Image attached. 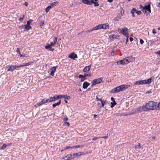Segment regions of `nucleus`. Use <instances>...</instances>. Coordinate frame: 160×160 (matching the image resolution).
Here are the masks:
<instances>
[{"instance_id": "obj_64", "label": "nucleus", "mask_w": 160, "mask_h": 160, "mask_svg": "<svg viewBox=\"0 0 160 160\" xmlns=\"http://www.w3.org/2000/svg\"><path fill=\"white\" fill-rule=\"evenodd\" d=\"M28 21H29L30 23H31L33 21V20H32L30 19Z\"/></svg>"}, {"instance_id": "obj_63", "label": "nucleus", "mask_w": 160, "mask_h": 160, "mask_svg": "<svg viewBox=\"0 0 160 160\" xmlns=\"http://www.w3.org/2000/svg\"><path fill=\"white\" fill-rule=\"evenodd\" d=\"M20 57H25V55H24L21 54H20Z\"/></svg>"}, {"instance_id": "obj_21", "label": "nucleus", "mask_w": 160, "mask_h": 160, "mask_svg": "<svg viewBox=\"0 0 160 160\" xmlns=\"http://www.w3.org/2000/svg\"><path fill=\"white\" fill-rule=\"evenodd\" d=\"M24 26V28L26 29L27 31L29 30L31 28V27L30 26V25H28V24H27L26 25H25Z\"/></svg>"}, {"instance_id": "obj_9", "label": "nucleus", "mask_w": 160, "mask_h": 160, "mask_svg": "<svg viewBox=\"0 0 160 160\" xmlns=\"http://www.w3.org/2000/svg\"><path fill=\"white\" fill-rule=\"evenodd\" d=\"M102 81V79L101 78H98L93 80L92 82V86L95 85L97 84L100 83Z\"/></svg>"}, {"instance_id": "obj_54", "label": "nucleus", "mask_w": 160, "mask_h": 160, "mask_svg": "<svg viewBox=\"0 0 160 160\" xmlns=\"http://www.w3.org/2000/svg\"><path fill=\"white\" fill-rule=\"evenodd\" d=\"M17 52L18 54H19V55L20 54H21L19 50V49L18 48H17Z\"/></svg>"}, {"instance_id": "obj_43", "label": "nucleus", "mask_w": 160, "mask_h": 160, "mask_svg": "<svg viewBox=\"0 0 160 160\" xmlns=\"http://www.w3.org/2000/svg\"><path fill=\"white\" fill-rule=\"evenodd\" d=\"M55 71H51L50 74L52 76H54V73Z\"/></svg>"}, {"instance_id": "obj_7", "label": "nucleus", "mask_w": 160, "mask_h": 160, "mask_svg": "<svg viewBox=\"0 0 160 160\" xmlns=\"http://www.w3.org/2000/svg\"><path fill=\"white\" fill-rule=\"evenodd\" d=\"M121 32L127 38V40H128L129 34L127 28L126 27L123 28L122 31Z\"/></svg>"}, {"instance_id": "obj_60", "label": "nucleus", "mask_w": 160, "mask_h": 160, "mask_svg": "<svg viewBox=\"0 0 160 160\" xmlns=\"http://www.w3.org/2000/svg\"><path fill=\"white\" fill-rule=\"evenodd\" d=\"M44 23L43 21L41 22V26H42L44 25Z\"/></svg>"}, {"instance_id": "obj_36", "label": "nucleus", "mask_w": 160, "mask_h": 160, "mask_svg": "<svg viewBox=\"0 0 160 160\" xmlns=\"http://www.w3.org/2000/svg\"><path fill=\"white\" fill-rule=\"evenodd\" d=\"M70 123L67 122H64V123L63 124V126H65L66 125H67L68 127H69L70 126Z\"/></svg>"}, {"instance_id": "obj_50", "label": "nucleus", "mask_w": 160, "mask_h": 160, "mask_svg": "<svg viewBox=\"0 0 160 160\" xmlns=\"http://www.w3.org/2000/svg\"><path fill=\"white\" fill-rule=\"evenodd\" d=\"M25 15H23V17L22 18H19V20L20 21H22L23 20V18L24 17Z\"/></svg>"}, {"instance_id": "obj_12", "label": "nucleus", "mask_w": 160, "mask_h": 160, "mask_svg": "<svg viewBox=\"0 0 160 160\" xmlns=\"http://www.w3.org/2000/svg\"><path fill=\"white\" fill-rule=\"evenodd\" d=\"M152 78L151 77L148 79L144 80V84H148L152 82Z\"/></svg>"}, {"instance_id": "obj_16", "label": "nucleus", "mask_w": 160, "mask_h": 160, "mask_svg": "<svg viewBox=\"0 0 160 160\" xmlns=\"http://www.w3.org/2000/svg\"><path fill=\"white\" fill-rule=\"evenodd\" d=\"M119 36L118 35H111L109 36L110 39L112 40L114 38H117Z\"/></svg>"}, {"instance_id": "obj_38", "label": "nucleus", "mask_w": 160, "mask_h": 160, "mask_svg": "<svg viewBox=\"0 0 160 160\" xmlns=\"http://www.w3.org/2000/svg\"><path fill=\"white\" fill-rule=\"evenodd\" d=\"M57 2H54L53 3L51 4L50 6H51V7L52 8L56 4Z\"/></svg>"}, {"instance_id": "obj_23", "label": "nucleus", "mask_w": 160, "mask_h": 160, "mask_svg": "<svg viewBox=\"0 0 160 160\" xmlns=\"http://www.w3.org/2000/svg\"><path fill=\"white\" fill-rule=\"evenodd\" d=\"M96 26L94 27L92 29L87 30V31H85V32H86V33H87L88 32H91L94 30H97V29H96Z\"/></svg>"}, {"instance_id": "obj_15", "label": "nucleus", "mask_w": 160, "mask_h": 160, "mask_svg": "<svg viewBox=\"0 0 160 160\" xmlns=\"http://www.w3.org/2000/svg\"><path fill=\"white\" fill-rule=\"evenodd\" d=\"M57 100L56 96L55 95L53 97H51L48 99V101L49 102H51L56 101Z\"/></svg>"}, {"instance_id": "obj_55", "label": "nucleus", "mask_w": 160, "mask_h": 160, "mask_svg": "<svg viewBox=\"0 0 160 160\" xmlns=\"http://www.w3.org/2000/svg\"><path fill=\"white\" fill-rule=\"evenodd\" d=\"M114 50H112L111 52V54L112 56H114Z\"/></svg>"}, {"instance_id": "obj_39", "label": "nucleus", "mask_w": 160, "mask_h": 160, "mask_svg": "<svg viewBox=\"0 0 160 160\" xmlns=\"http://www.w3.org/2000/svg\"><path fill=\"white\" fill-rule=\"evenodd\" d=\"M64 112L62 113V115L61 116V118L62 119H63L64 118H65V117H66V115H64Z\"/></svg>"}, {"instance_id": "obj_49", "label": "nucleus", "mask_w": 160, "mask_h": 160, "mask_svg": "<svg viewBox=\"0 0 160 160\" xmlns=\"http://www.w3.org/2000/svg\"><path fill=\"white\" fill-rule=\"evenodd\" d=\"M111 100L113 102H112L113 103L116 102L114 98L112 97L111 98Z\"/></svg>"}, {"instance_id": "obj_41", "label": "nucleus", "mask_w": 160, "mask_h": 160, "mask_svg": "<svg viewBox=\"0 0 160 160\" xmlns=\"http://www.w3.org/2000/svg\"><path fill=\"white\" fill-rule=\"evenodd\" d=\"M83 146V145H82L81 146L77 145V146H73V148H79L80 147H82Z\"/></svg>"}, {"instance_id": "obj_11", "label": "nucleus", "mask_w": 160, "mask_h": 160, "mask_svg": "<svg viewBox=\"0 0 160 160\" xmlns=\"http://www.w3.org/2000/svg\"><path fill=\"white\" fill-rule=\"evenodd\" d=\"M48 102V99H43L39 103H37V105L38 106H39L43 104L47 103Z\"/></svg>"}, {"instance_id": "obj_19", "label": "nucleus", "mask_w": 160, "mask_h": 160, "mask_svg": "<svg viewBox=\"0 0 160 160\" xmlns=\"http://www.w3.org/2000/svg\"><path fill=\"white\" fill-rule=\"evenodd\" d=\"M78 77L79 78H80V81L82 82H83L84 80L86 79V77L84 75H79Z\"/></svg>"}, {"instance_id": "obj_56", "label": "nucleus", "mask_w": 160, "mask_h": 160, "mask_svg": "<svg viewBox=\"0 0 160 160\" xmlns=\"http://www.w3.org/2000/svg\"><path fill=\"white\" fill-rule=\"evenodd\" d=\"M152 33L154 34H155V33H156V32L155 31V29H153V30H152Z\"/></svg>"}, {"instance_id": "obj_53", "label": "nucleus", "mask_w": 160, "mask_h": 160, "mask_svg": "<svg viewBox=\"0 0 160 160\" xmlns=\"http://www.w3.org/2000/svg\"><path fill=\"white\" fill-rule=\"evenodd\" d=\"M100 138V137H94L93 138H92V140L93 141H95L97 139L99 138Z\"/></svg>"}, {"instance_id": "obj_2", "label": "nucleus", "mask_w": 160, "mask_h": 160, "mask_svg": "<svg viewBox=\"0 0 160 160\" xmlns=\"http://www.w3.org/2000/svg\"><path fill=\"white\" fill-rule=\"evenodd\" d=\"M130 87V86L129 85H121L112 89L111 90L110 92L112 93H117L123 91Z\"/></svg>"}, {"instance_id": "obj_58", "label": "nucleus", "mask_w": 160, "mask_h": 160, "mask_svg": "<svg viewBox=\"0 0 160 160\" xmlns=\"http://www.w3.org/2000/svg\"><path fill=\"white\" fill-rule=\"evenodd\" d=\"M24 5L26 6V7H27L28 5V2H25V3H24Z\"/></svg>"}, {"instance_id": "obj_51", "label": "nucleus", "mask_w": 160, "mask_h": 160, "mask_svg": "<svg viewBox=\"0 0 160 160\" xmlns=\"http://www.w3.org/2000/svg\"><path fill=\"white\" fill-rule=\"evenodd\" d=\"M140 42L141 44H142L144 43V41L143 40L140 39Z\"/></svg>"}, {"instance_id": "obj_57", "label": "nucleus", "mask_w": 160, "mask_h": 160, "mask_svg": "<svg viewBox=\"0 0 160 160\" xmlns=\"http://www.w3.org/2000/svg\"><path fill=\"white\" fill-rule=\"evenodd\" d=\"M56 67H53L51 69V70H56Z\"/></svg>"}, {"instance_id": "obj_34", "label": "nucleus", "mask_w": 160, "mask_h": 160, "mask_svg": "<svg viewBox=\"0 0 160 160\" xmlns=\"http://www.w3.org/2000/svg\"><path fill=\"white\" fill-rule=\"evenodd\" d=\"M56 96V98L57 100H58L59 99H61V98L63 97V95H55Z\"/></svg>"}, {"instance_id": "obj_45", "label": "nucleus", "mask_w": 160, "mask_h": 160, "mask_svg": "<svg viewBox=\"0 0 160 160\" xmlns=\"http://www.w3.org/2000/svg\"><path fill=\"white\" fill-rule=\"evenodd\" d=\"M7 147V145L5 144H3L1 148V149H4L5 148Z\"/></svg>"}, {"instance_id": "obj_26", "label": "nucleus", "mask_w": 160, "mask_h": 160, "mask_svg": "<svg viewBox=\"0 0 160 160\" xmlns=\"http://www.w3.org/2000/svg\"><path fill=\"white\" fill-rule=\"evenodd\" d=\"M61 100H60L59 102L57 103L53 104L52 105V107L53 108L59 105L61 103Z\"/></svg>"}, {"instance_id": "obj_10", "label": "nucleus", "mask_w": 160, "mask_h": 160, "mask_svg": "<svg viewBox=\"0 0 160 160\" xmlns=\"http://www.w3.org/2000/svg\"><path fill=\"white\" fill-rule=\"evenodd\" d=\"M75 157L72 156V154H70L62 158V159L64 160H70L72 158H74Z\"/></svg>"}, {"instance_id": "obj_6", "label": "nucleus", "mask_w": 160, "mask_h": 160, "mask_svg": "<svg viewBox=\"0 0 160 160\" xmlns=\"http://www.w3.org/2000/svg\"><path fill=\"white\" fill-rule=\"evenodd\" d=\"M96 27V29H97V30L101 29H105L109 28V26L108 23L102 24L97 25Z\"/></svg>"}, {"instance_id": "obj_29", "label": "nucleus", "mask_w": 160, "mask_h": 160, "mask_svg": "<svg viewBox=\"0 0 160 160\" xmlns=\"http://www.w3.org/2000/svg\"><path fill=\"white\" fill-rule=\"evenodd\" d=\"M32 63V62H29L26 63L25 64H23L20 65V67H22L24 66H28L31 64Z\"/></svg>"}, {"instance_id": "obj_46", "label": "nucleus", "mask_w": 160, "mask_h": 160, "mask_svg": "<svg viewBox=\"0 0 160 160\" xmlns=\"http://www.w3.org/2000/svg\"><path fill=\"white\" fill-rule=\"evenodd\" d=\"M73 148V147H70V146H67L65 147L64 148L65 150L67 149H69L70 148Z\"/></svg>"}, {"instance_id": "obj_25", "label": "nucleus", "mask_w": 160, "mask_h": 160, "mask_svg": "<svg viewBox=\"0 0 160 160\" xmlns=\"http://www.w3.org/2000/svg\"><path fill=\"white\" fill-rule=\"evenodd\" d=\"M136 11V9L134 8H133L131 11V13L132 14V16L134 17H135L134 13Z\"/></svg>"}, {"instance_id": "obj_48", "label": "nucleus", "mask_w": 160, "mask_h": 160, "mask_svg": "<svg viewBox=\"0 0 160 160\" xmlns=\"http://www.w3.org/2000/svg\"><path fill=\"white\" fill-rule=\"evenodd\" d=\"M63 121L64 122H66L68 120V118L67 116H66V117H65V118H63Z\"/></svg>"}, {"instance_id": "obj_47", "label": "nucleus", "mask_w": 160, "mask_h": 160, "mask_svg": "<svg viewBox=\"0 0 160 160\" xmlns=\"http://www.w3.org/2000/svg\"><path fill=\"white\" fill-rule=\"evenodd\" d=\"M150 139L151 140H154L156 138L154 136H152L150 138Z\"/></svg>"}, {"instance_id": "obj_4", "label": "nucleus", "mask_w": 160, "mask_h": 160, "mask_svg": "<svg viewBox=\"0 0 160 160\" xmlns=\"http://www.w3.org/2000/svg\"><path fill=\"white\" fill-rule=\"evenodd\" d=\"M142 112H147L144 105L142 106H140L137 108L134 112L129 113L128 114V115H131L136 113H141Z\"/></svg>"}, {"instance_id": "obj_1", "label": "nucleus", "mask_w": 160, "mask_h": 160, "mask_svg": "<svg viewBox=\"0 0 160 160\" xmlns=\"http://www.w3.org/2000/svg\"><path fill=\"white\" fill-rule=\"evenodd\" d=\"M147 112L149 111L160 110V102L150 101L144 105Z\"/></svg>"}, {"instance_id": "obj_30", "label": "nucleus", "mask_w": 160, "mask_h": 160, "mask_svg": "<svg viewBox=\"0 0 160 160\" xmlns=\"http://www.w3.org/2000/svg\"><path fill=\"white\" fill-rule=\"evenodd\" d=\"M101 102V106H100V107H101V106H102V107H103L104 106V105L106 102V100H102Z\"/></svg>"}, {"instance_id": "obj_35", "label": "nucleus", "mask_w": 160, "mask_h": 160, "mask_svg": "<svg viewBox=\"0 0 160 160\" xmlns=\"http://www.w3.org/2000/svg\"><path fill=\"white\" fill-rule=\"evenodd\" d=\"M52 8L51 7V6H48L47 8H46V10H45V11L46 12H48L50 9L51 8Z\"/></svg>"}, {"instance_id": "obj_32", "label": "nucleus", "mask_w": 160, "mask_h": 160, "mask_svg": "<svg viewBox=\"0 0 160 160\" xmlns=\"http://www.w3.org/2000/svg\"><path fill=\"white\" fill-rule=\"evenodd\" d=\"M86 71V73H85L84 74V75L85 76H90L91 75V73L88 72L89 71H88V72H87Z\"/></svg>"}, {"instance_id": "obj_20", "label": "nucleus", "mask_w": 160, "mask_h": 160, "mask_svg": "<svg viewBox=\"0 0 160 160\" xmlns=\"http://www.w3.org/2000/svg\"><path fill=\"white\" fill-rule=\"evenodd\" d=\"M57 39H58L57 38V37H56L54 38V42H51L50 45L48 44V45H49L51 46H54V45L57 42Z\"/></svg>"}, {"instance_id": "obj_3", "label": "nucleus", "mask_w": 160, "mask_h": 160, "mask_svg": "<svg viewBox=\"0 0 160 160\" xmlns=\"http://www.w3.org/2000/svg\"><path fill=\"white\" fill-rule=\"evenodd\" d=\"M133 59V57L132 56L127 57L123 58L122 60L118 61L117 63L118 65H124L127 64L131 62H132Z\"/></svg>"}, {"instance_id": "obj_5", "label": "nucleus", "mask_w": 160, "mask_h": 160, "mask_svg": "<svg viewBox=\"0 0 160 160\" xmlns=\"http://www.w3.org/2000/svg\"><path fill=\"white\" fill-rule=\"evenodd\" d=\"M140 8L142 9V12H144V13L146 12L147 10L149 12V13L151 12L150 5V4H148L147 5H145L144 6L140 5Z\"/></svg>"}, {"instance_id": "obj_22", "label": "nucleus", "mask_w": 160, "mask_h": 160, "mask_svg": "<svg viewBox=\"0 0 160 160\" xmlns=\"http://www.w3.org/2000/svg\"><path fill=\"white\" fill-rule=\"evenodd\" d=\"M83 153L82 152H79L78 153H73L72 154V156L75 157V156H80Z\"/></svg>"}, {"instance_id": "obj_52", "label": "nucleus", "mask_w": 160, "mask_h": 160, "mask_svg": "<svg viewBox=\"0 0 160 160\" xmlns=\"http://www.w3.org/2000/svg\"><path fill=\"white\" fill-rule=\"evenodd\" d=\"M100 138H102L105 139H107L108 138V136H105L102 137H100Z\"/></svg>"}, {"instance_id": "obj_44", "label": "nucleus", "mask_w": 160, "mask_h": 160, "mask_svg": "<svg viewBox=\"0 0 160 160\" xmlns=\"http://www.w3.org/2000/svg\"><path fill=\"white\" fill-rule=\"evenodd\" d=\"M96 101H101L102 99L101 98H99L98 97V96H97L96 97Z\"/></svg>"}, {"instance_id": "obj_37", "label": "nucleus", "mask_w": 160, "mask_h": 160, "mask_svg": "<svg viewBox=\"0 0 160 160\" xmlns=\"http://www.w3.org/2000/svg\"><path fill=\"white\" fill-rule=\"evenodd\" d=\"M111 108H113L114 107V106L115 105H116L117 103H116V102L113 103L112 102H111Z\"/></svg>"}, {"instance_id": "obj_59", "label": "nucleus", "mask_w": 160, "mask_h": 160, "mask_svg": "<svg viewBox=\"0 0 160 160\" xmlns=\"http://www.w3.org/2000/svg\"><path fill=\"white\" fill-rule=\"evenodd\" d=\"M129 40H130V42H132L133 41V38H132V37H130V38H129Z\"/></svg>"}, {"instance_id": "obj_27", "label": "nucleus", "mask_w": 160, "mask_h": 160, "mask_svg": "<svg viewBox=\"0 0 160 160\" xmlns=\"http://www.w3.org/2000/svg\"><path fill=\"white\" fill-rule=\"evenodd\" d=\"M62 98H64L66 99H70L71 98L70 96L66 95H63Z\"/></svg>"}, {"instance_id": "obj_31", "label": "nucleus", "mask_w": 160, "mask_h": 160, "mask_svg": "<svg viewBox=\"0 0 160 160\" xmlns=\"http://www.w3.org/2000/svg\"><path fill=\"white\" fill-rule=\"evenodd\" d=\"M142 147V145L139 143H138V145H136L135 147V149H139Z\"/></svg>"}, {"instance_id": "obj_24", "label": "nucleus", "mask_w": 160, "mask_h": 160, "mask_svg": "<svg viewBox=\"0 0 160 160\" xmlns=\"http://www.w3.org/2000/svg\"><path fill=\"white\" fill-rule=\"evenodd\" d=\"M45 48L46 49H49L50 51H53L54 50L53 48H52L51 46L48 45V46H46Z\"/></svg>"}, {"instance_id": "obj_14", "label": "nucleus", "mask_w": 160, "mask_h": 160, "mask_svg": "<svg viewBox=\"0 0 160 160\" xmlns=\"http://www.w3.org/2000/svg\"><path fill=\"white\" fill-rule=\"evenodd\" d=\"M68 57L71 59H74L77 57V56L76 54L74 53H71L70 54Z\"/></svg>"}, {"instance_id": "obj_33", "label": "nucleus", "mask_w": 160, "mask_h": 160, "mask_svg": "<svg viewBox=\"0 0 160 160\" xmlns=\"http://www.w3.org/2000/svg\"><path fill=\"white\" fill-rule=\"evenodd\" d=\"M91 68V65H89L88 66L85 67L83 70H90Z\"/></svg>"}, {"instance_id": "obj_61", "label": "nucleus", "mask_w": 160, "mask_h": 160, "mask_svg": "<svg viewBox=\"0 0 160 160\" xmlns=\"http://www.w3.org/2000/svg\"><path fill=\"white\" fill-rule=\"evenodd\" d=\"M156 53L157 54H158L159 55H160V51H159L157 52H156Z\"/></svg>"}, {"instance_id": "obj_62", "label": "nucleus", "mask_w": 160, "mask_h": 160, "mask_svg": "<svg viewBox=\"0 0 160 160\" xmlns=\"http://www.w3.org/2000/svg\"><path fill=\"white\" fill-rule=\"evenodd\" d=\"M31 23L28 21H27V24H28V25H30Z\"/></svg>"}, {"instance_id": "obj_17", "label": "nucleus", "mask_w": 160, "mask_h": 160, "mask_svg": "<svg viewBox=\"0 0 160 160\" xmlns=\"http://www.w3.org/2000/svg\"><path fill=\"white\" fill-rule=\"evenodd\" d=\"M90 83L87 82H84L83 84L82 87L84 89H86L90 85Z\"/></svg>"}, {"instance_id": "obj_42", "label": "nucleus", "mask_w": 160, "mask_h": 160, "mask_svg": "<svg viewBox=\"0 0 160 160\" xmlns=\"http://www.w3.org/2000/svg\"><path fill=\"white\" fill-rule=\"evenodd\" d=\"M135 13L138 14V15H140L141 14L142 12L141 11H138L136 10V11Z\"/></svg>"}, {"instance_id": "obj_28", "label": "nucleus", "mask_w": 160, "mask_h": 160, "mask_svg": "<svg viewBox=\"0 0 160 160\" xmlns=\"http://www.w3.org/2000/svg\"><path fill=\"white\" fill-rule=\"evenodd\" d=\"M121 15H118L115 18V20L116 21H118L119 19H120L121 18Z\"/></svg>"}, {"instance_id": "obj_18", "label": "nucleus", "mask_w": 160, "mask_h": 160, "mask_svg": "<svg viewBox=\"0 0 160 160\" xmlns=\"http://www.w3.org/2000/svg\"><path fill=\"white\" fill-rule=\"evenodd\" d=\"M134 84L135 85H138L144 84V80H139V81H137L135 82Z\"/></svg>"}, {"instance_id": "obj_40", "label": "nucleus", "mask_w": 160, "mask_h": 160, "mask_svg": "<svg viewBox=\"0 0 160 160\" xmlns=\"http://www.w3.org/2000/svg\"><path fill=\"white\" fill-rule=\"evenodd\" d=\"M89 0H82V2L84 4H86Z\"/></svg>"}, {"instance_id": "obj_13", "label": "nucleus", "mask_w": 160, "mask_h": 160, "mask_svg": "<svg viewBox=\"0 0 160 160\" xmlns=\"http://www.w3.org/2000/svg\"><path fill=\"white\" fill-rule=\"evenodd\" d=\"M20 66H16V65H11L8 66V70H14L16 69L17 68H19Z\"/></svg>"}, {"instance_id": "obj_8", "label": "nucleus", "mask_w": 160, "mask_h": 160, "mask_svg": "<svg viewBox=\"0 0 160 160\" xmlns=\"http://www.w3.org/2000/svg\"><path fill=\"white\" fill-rule=\"evenodd\" d=\"M98 1V0H89L86 4L91 5L93 4L95 7H97L99 5V3L97 2Z\"/></svg>"}]
</instances>
